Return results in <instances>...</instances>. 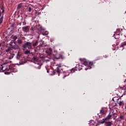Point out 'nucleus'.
<instances>
[{"instance_id":"f257e3e1","label":"nucleus","mask_w":126,"mask_h":126,"mask_svg":"<svg viewBox=\"0 0 126 126\" xmlns=\"http://www.w3.org/2000/svg\"><path fill=\"white\" fill-rule=\"evenodd\" d=\"M22 47L24 49L32 50L33 49L32 46V42H26L22 46Z\"/></svg>"},{"instance_id":"f03ea898","label":"nucleus","mask_w":126,"mask_h":126,"mask_svg":"<svg viewBox=\"0 0 126 126\" xmlns=\"http://www.w3.org/2000/svg\"><path fill=\"white\" fill-rule=\"evenodd\" d=\"M55 59L57 60L62 59L63 60L65 59V57L62 54H57L55 56Z\"/></svg>"},{"instance_id":"7ed1b4c3","label":"nucleus","mask_w":126,"mask_h":126,"mask_svg":"<svg viewBox=\"0 0 126 126\" xmlns=\"http://www.w3.org/2000/svg\"><path fill=\"white\" fill-rule=\"evenodd\" d=\"M79 60L80 61L81 63H82L85 66H88V63L86 59L80 58Z\"/></svg>"},{"instance_id":"20e7f679","label":"nucleus","mask_w":126,"mask_h":126,"mask_svg":"<svg viewBox=\"0 0 126 126\" xmlns=\"http://www.w3.org/2000/svg\"><path fill=\"white\" fill-rule=\"evenodd\" d=\"M11 48L16 50H18L19 49V45H18L16 44L15 42H14V45L12 44Z\"/></svg>"},{"instance_id":"39448f33","label":"nucleus","mask_w":126,"mask_h":126,"mask_svg":"<svg viewBox=\"0 0 126 126\" xmlns=\"http://www.w3.org/2000/svg\"><path fill=\"white\" fill-rule=\"evenodd\" d=\"M61 67H62V65L58 64L57 69H55V72L58 73L59 76H60V73L61 72Z\"/></svg>"},{"instance_id":"423d86ee","label":"nucleus","mask_w":126,"mask_h":126,"mask_svg":"<svg viewBox=\"0 0 126 126\" xmlns=\"http://www.w3.org/2000/svg\"><path fill=\"white\" fill-rule=\"evenodd\" d=\"M24 8V6L22 3H20L18 5L17 10L18 11H20L21 10H22Z\"/></svg>"},{"instance_id":"0eeeda50","label":"nucleus","mask_w":126,"mask_h":126,"mask_svg":"<svg viewBox=\"0 0 126 126\" xmlns=\"http://www.w3.org/2000/svg\"><path fill=\"white\" fill-rule=\"evenodd\" d=\"M89 66L85 68V70L91 69L92 68L91 66L93 65V62H90L88 64Z\"/></svg>"},{"instance_id":"6e6552de","label":"nucleus","mask_w":126,"mask_h":126,"mask_svg":"<svg viewBox=\"0 0 126 126\" xmlns=\"http://www.w3.org/2000/svg\"><path fill=\"white\" fill-rule=\"evenodd\" d=\"M38 45V40H35V42L34 43L32 42V46L33 49H34L35 47L37 46Z\"/></svg>"},{"instance_id":"1a4fd4ad","label":"nucleus","mask_w":126,"mask_h":126,"mask_svg":"<svg viewBox=\"0 0 126 126\" xmlns=\"http://www.w3.org/2000/svg\"><path fill=\"white\" fill-rule=\"evenodd\" d=\"M21 57H22V54L20 53V52H18L16 56V59L17 60H20Z\"/></svg>"},{"instance_id":"9d476101","label":"nucleus","mask_w":126,"mask_h":126,"mask_svg":"<svg viewBox=\"0 0 126 126\" xmlns=\"http://www.w3.org/2000/svg\"><path fill=\"white\" fill-rule=\"evenodd\" d=\"M0 9L2 10V14H3L5 12V7L4 6V4L1 5L0 6Z\"/></svg>"},{"instance_id":"9b49d317","label":"nucleus","mask_w":126,"mask_h":126,"mask_svg":"<svg viewBox=\"0 0 126 126\" xmlns=\"http://www.w3.org/2000/svg\"><path fill=\"white\" fill-rule=\"evenodd\" d=\"M23 31L24 32H27L28 31H29V27L26 26L25 27L22 28Z\"/></svg>"},{"instance_id":"f8f14e48","label":"nucleus","mask_w":126,"mask_h":126,"mask_svg":"<svg viewBox=\"0 0 126 126\" xmlns=\"http://www.w3.org/2000/svg\"><path fill=\"white\" fill-rule=\"evenodd\" d=\"M9 70L11 72H17V69L16 68L12 67L10 68V67H9Z\"/></svg>"},{"instance_id":"ddd939ff","label":"nucleus","mask_w":126,"mask_h":126,"mask_svg":"<svg viewBox=\"0 0 126 126\" xmlns=\"http://www.w3.org/2000/svg\"><path fill=\"white\" fill-rule=\"evenodd\" d=\"M112 124H113L112 122H105L104 126H111Z\"/></svg>"},{"instance_id":"4468645a","label":"nucleus","mask_w":126,"mask_h":126,"mask_svg":"<svg viewBox=\"0 0 126 126\" xmlns=\"http://www.w3.org/2000/svg\"><path fill=\"white\" fill-rule=\"evenodd\" d=\"M27 63V61L25 60V59H22L20 61V63L19 64L22 65Z\"/></svg>"},{"instance_id":"2eb2a0df","label":"nucleus","mask_w":126,"mask_h":126,"mask_svg":"<svg viewBox=\"0 0 126 126\" xmlns=\"http://www.w3.org/2000/svg\"><path fill=\"white\" fill-rule=\"evenodd\" d=\"M7 70V68H4V67L2 65L0 66V72H3L4 70Z\"/></svg>"},{"instance_id":"dca6fc26","label":"nucleus","mask_w":126,"mask_h":126,"mask_svg":"<svg viewBox=\"0 0 126 126\" xmlns=\"http://www.w3.org/2000/svg\"><path fill=\"white\" fill-rule=\"evenodd\" d=\"M120 33H115L114 34V36L115 37V39H119L120 38Z\"/></svg>"},{"instance_id":"f3484780","label":"nucleus","mask_w":126,"mask_h":126,"mask_svg":"<svg viewBox=\"0 0 126 126\" xmlns=\"http://www.w3.org/2000/svg\"><path fill=\"white\" fill-rule=\"evenodd\" d=\"M106 120H105V119H102V120H100V121H98V123L100 124H105L106 122Z\"/></svg>"},{"instance_id":"a211bd4d","label":"nucleus","mask_w":126,"mask_h":126,"mask_svg":"<svg viewBox=\"0 0 126 126\" xmlns=\"http://www.w3.org/2000/svg\"><path fill=\"white\" fill-rule=\"evenodd\" d=\"M106 110H105V109H104V108H102V109H101L100 112L101 114H102V115L105 114L106 113Z\"/></svg>"},{"instance_id":"6ab92c4d","label":"nucleus","mask_w":126,"mask_h":126,"mask_svg":"<svg viewBox=\"0 0 126 126\" xmlns=\"http://www.w3.org/2000/svg\"><path fill=\"white\" fill-rule=\"evenodd\" d=\"M4 16L2 15L1 17H0V25L2 24L3 22Z\"/></svg>"},{"instance_id":"aec40b11","label":"nucleus","mask_w":126,"mask_h":126,"mask_svg":"<svg viewBox=\"0 0 126 126\" xmlns=\"http://www.w3.org/2000/svg\"><path fill=\"white\" fill-rule=\"evenodd\" d=\"M111 117H112V116L109 114V115L106 118H104V119L106 121H109V120L111 119Z\"/></svg>"},{"instance_id":"412c9836","label":"nucleus","mask_w":126,"mask_h":126,"mask_svg":"<svg viewBox=\"0 0 126 126\" xmlns=\"http://www.w3.org/2000/svg\"><path fill=\"white\" fill-rule=\"evenodd\" d=\"M21 23H23V25H26L27 24L25 19H22Z\"/></svg>"},{"instance_id":"4be33fe9","label":"nucleus","mask_w":126,"mask_h":126,"mask_svg":"<svg viewBox=\"0 0 126 126\" xmlns=\"http://www.w3.org/2000/svg\"><path fill=\"white\" fill-rule=\"evenodd\" d=\"M117 103L119 104L120 106H123L124 105L123 101H117Z\"/></svg>"},{"instance_id":"5701e85b","label":"nucleus","mask_w":126,"mask_h":126,"mask_svg":"<svg viewBox=\"0 0 126 126\" xmlns=\"http://www.w3.org/2000/svg\"><path fill=\"white\" fill-rule=\"evenodd\" d=\"M27 10H28V12H31L32 11V7H31V6H28V7H27Z\"/></svg>"},{"instance_id":"b1692460","label":"nucleus","mask_w":126,"mask_h":126,"mask_svg":"<svg viewBox=\"0 0 126 126\" xmlns=\"http://www.w3.org/2000/svg\"><path fill=\"white\" fill-rule=\"evenodd\" d=\"M30 53H31V50H27L26 51H25L24 52V54L25 55H28V54H29Z\"/></svg>"},{"instance_id":"393cba45","label":"nucleus","mask_w":126,"mask_h":126,"mask_svg":"<svg viewBox=\"0 0 126 126\" xmlns=\"http://www.w3.org/2000/svg\"><path fill=\"white\" fill-rule=\"evenodd\" d=\"M125 46H126V40L124 42L122 43L121 47H124Z\"/></svg>"},{"instance_id":"a878e982","label":"nucleus","mask_w":126,"mask_h":126,"mask_svg":"<svg viewBox=\"0 0 126 126\" xmlns=\"http://www.w3.org/2000/svg\"><path fill=\"white\" fill-rule=\"evenodd\" d=\"M32 59L34 62H37L38 61V58L35 56H33Z\"/></svg>"},{"instance_id":"bb28decb","label":"nucleus","mask_w":126,"mask_h":126,"mask_svg":"<svg viewBox=\"0 0 126 126\" xmlns=\"http://www.w3.org/2000/svg\"><path fill=\"white\" fill-rule=\"evenodd\" d=\"M46 53L48 55H52V52H50L48 50L46 51Z\"/></svg>"},{"instance_id":"cd10ccee","label":"nucleus","mask_w":126,"mask_h":126,"mask_svg":"<svg viewBox=\"0 0 126 126\" xmlns=\"http://www.w3.org/2000/svg\"><path fill=\"white\" fill-rule=\"evenodd\" d=\"M18 43L19 44H22L23 43L22 40V39H19L17 40Z\"/></svg>"},{"instance_id":"c85d7f7f","label":"nucleus","mask_w":126,"mask_h":126,"mask_svg":"<svg viewBox=\"0 0 126 126\" xmlns=\"http://www.w3.org/2000/svg\"><path fill=\"white\" fill-rule=\"evenodd\" d=\"M13 39L14 40V41L15 42L16 40L18 39V37L17 35H14L13 37Z\"/></svg>"},{"instance_id":"c756f323","label":"nucleus","mask_w":126,"mask_h":126,"mask_svg":"<svg viewBox=\"0 0 126 126\" xmlns=\"http://www.w3.org/2000/svg\"><path fill=\"white\" fill-rule=\"evenodd\" d=\"M11 50V48L10 47H8L7 49L5 50V51L6 52H10Z\"/></svg>"},{"instance_id":"7c9ffc66","label":"nucleus","mask_w":126,"mask_h":126,"mask_svg":"<svg viewBox=\"0 0 126 126\" xmlns=\"http://www.w3.org/2000/svg\"><path fill=\"white\" fill-rule=\"evenodd\" d=\"M120 89H121L122 90H126V87L124 86V87H121Z\"/></svg>"},{"instance_id":"2f4dec72","label":"nucleus","mask_w":126,"mask_h":126,"mask_svg":"<svg viewBox=\"0 0 126 126\" xmlns=\"http://www.w3.org/2000/svg\"><path fill=\"white\" fill-rule=\"evenodd\" d=\"M120 29H117L116 33H120Z\"/></svg>"},{"instance_id":"473e14b6","label":"nucleus","mask_w":126,"mask_h":126,"mask_svg":"<svg viewBox=\"0 0 126 126\" xmlns=\"http://www.w3.org/2000/svg\"><path fill=\"white\" fill-rule=\"evenodd\" d=\"M40 29L41 31H45V29L43 27H40Z\"/></svg>"},{"instance_id":"72a5a7b5","label":"nucleus","mask_w":126,"mask_h":126,"mask_svg":"<svg viewBox=\"0 0 126 126\" xmlns=\"http://www.w3.org/2000/svg\"><path fill=\"white\" fill-rule=\"evenodd\" d=\"M49 51H50L51 53L53 51V49H52V48H49L48 50Z\"/></svg>"},{"instance_id":"f704fd0d","label":"nucleus","mask_w":126,"mask_h":126,"mask_svg":"<svg viewBox=\"0 0 126 126\" xmlns=\"http://www.w3.org/2000/svg\"><path fill=\"white\" fill-rule=\"evenodd\" d=\"M120 118L121 120H124V116H122V115H121V116H120Z\"/></svg>"},{"instance_id":"c9c22d12","label":"nucleus","mask_w":126,"mask_h":126,"mask_svg":"<svg viewBox=\"0 0 126 126\" xmlns=\"http://www.w3.org/2000/svg\"><path fill=\"white\" fill-rule=\"evenodd\" d=\"M75 71V70L74 69V68H72L71 70V72H74Z\"/></svg>"},{"instance_id":"e433bc0d","label":"nucleus","mask_w":126,"mask_h":126,"mask_svg":"<svg viewBox=\"0 0 126 126\" xmlns=\"http://www.w3.org/2000/svg\"><path fill=\"white\" fill-rule=\"evenodd\" d=\"M116 44V45H118L119 44V42L118 40H117Z\"/></svg>"},{"instance_id":"4c0bfd02","label":"nucleus","mask_w":126,"mask_h":126,"mask_svg":"<svg viewBox=\"0 0 126 126\" xmlns=\"http://www.w3.org/2000/svg\"><path fill=\"white\" fill-rule=\"evenodd\" d=\"M5 74H9L10 72H5Z\"/></svg>"},{"instance_id":"58836bf2","label":"nucleus","mask_w":126,"mask_h":126,"mask_svg":"<svg viewBox=\"0 0 126 126\" xmlns=\"http://www.w3.org/2000/svg\"><path fill=\"white\" fill-rule=\"evenodd\" d=\"M2 15V12H1V10H0V17H1Z\"/></svg>"},{"instance_id":"ea45409f","label":"nucleus","mask_w":126,"mask_h":126,"mask_svg":"<svg viewBox=\"0 0 126 126\" xmlns=\"http://www.w3.org/2000/svg\"><path fill=\"white\" fill-rule=\"evenodd\" d=\"M66 77V75H64V76H63V78L64 79V78H65Z\"/></svg>"},{"instance_id":"a19ab883","label":"nucleus","mask_w":126,"mask_h":126,"mask_svg":"<svg viewBox=\"0 0 126 126\" xmlns=\"http://www.w3.org/2000/svg\"><path fill=\"white\" fill-rule=\"evenodd\" d=\"M115 114H116V113H114V112H113L112 115L114 116Z\"/></svg>"},{"instance_id":"79ce46f5","label":"nucleus","mask_w":126,"mask_h":126,"mask_svg":"<svg viewBox=\"0 0 126 126\" xmlns=\"http://www.w3.org/2000/svg\"><path fill=\"white\" fill-rule=\"evenodd\" d=\"M31 30H33V28H32H32H31Z\"/></svg>"},{"instance_id":"37998d69","label":"nucleus","mask_w":126,"mask_h":126,"mask_svg":"<svg viewBox=\"0 0 126 126\" xmlns=\"http://www.w3.org/2000/svg\"><path fill=\"white\" fill-rule=\"evenodd\" d=\"M112 101H113L115 102L114 98L112 99Z\"/></svg>"},{"instance_id":"c03bdc74","label":"nucleus","mask_w":126,"mask_h":126,"mask_svg":"<svg viewBox=\"0 0 126 126\" xmlns=\"http://www.w3.org/2000/svg\"><path fill=\"white\" fill-rule=\"evenodd\" d=\"M47 73H49V70H47Z\"/></svg>"},{"instance_id":"a18cd8bd","label":"nucleus","mask_w":126,"mask_h":126,"mask_svg":"<svg viewBox=\"0 0 126 126\" xmlns=\"http://www.w3.org/2000/svg\"><path fill=\"white\" fill-rule=\"evenodd\" d=\"M123 96V94H122V95H121V96L120 97V98H121V97H122Z\"/></svg>"},{"instance_id":"49530a36","label":"nucleus","mask_w":126,"mask_h":126,"mask_svg":"<svg viewBox=\"0 0 126 126\" xmlns=\"http://www.w3.org/2000/svg\"><path fill=\"white\" fill-rule=\"evenodd\" d=\"M105 58H107V56H106V55H105Z\"/></svg>"},{"instance_id":"de8ad7c7","label":"nucleus","mask_w":126,"mask_h":126,"mask_svg":"<svg viewBox=\"0 0 126 126\" xmlns=\"http://www.w3.org/2000/svg\"><path fill=\"white\" fill-rule=\"evenodd\" d=\"M105 58H107V56H106V55H105Z\"/></svg>"},{"instance_id":"09e8293b","label":"nucleus","mask_w":126,"mask_h":126,"mask_svg":"<svg viewBox=\"0 0 126 126\" xmlns=\"http://www.w3.org/2000/svg\"><path fill=\"white\" fill-rule=\"evenodd\" d=\"M125 109H126V106H125Z\"/></svg>"},{"instance_id":"8fccbe9b","label":"nucleus","mask_w":126,"mask_h":126,"mask_svg":"<svg viewBox=\"0 0 126 126\" xmlns=\"http://www.w3.org/2000/svg\"><path fill=\"white\" fill-rule=\"evenodd\" d=\"M125 13L126 14V12H125Z\"/></svg>"}]
</instances>
